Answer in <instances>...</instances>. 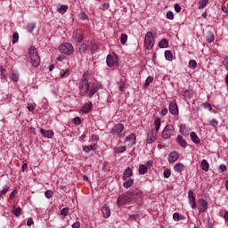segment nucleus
<instances>
[{"mask_svg": "<svg viewBox=\"0 0 228 228\" xmlns=\"http://www.w3.org/2000/svg\"><path fill=\"white\" fill-rule=\"evenodd\" d=\"M191 95H192L191 91L186 90V91L183 93V97H184L185 99H190V98L191 97Z\"/></svg>", "mask_w": 228, "mask_h": 228, "instance_id": "obj_48", "label": "nucleus"}, {"mask_svg": "<svg viewBox=\"0 0 228 228\" xmlns=\"http://www.w3.org/2000/svg\"><path fill=\"white\" fill-rule=\"evenodd\" d=\"M28 54L33 67H38L40 65V56H38V52L36 50V48L30 47L28 49Z\"/></svg>", "mask_w": 228, "mask_h": 228, "instance_id": "obj_3", "label": "nucleus"}, {"mask_svg": "<svg viewBox=\"0 0 228 228\" xmlns=\"http://www.w3.org/2000/svg\"><path fill=\"white\" fill-rule=\"evenodd\" d=\"M197 67V61L195 60H191L189 61V68L195 69Z\"/></svg>", "mask_w": 228, "mask_h": 228, "instance_id": "obj_43", "label": "nucleus"}, {"mask_svg": "<svg viewBox=\"0 0 228 228\" xmlns=\"http://www.w3.org/2000/svg\"><path fill=\"white\" fill-rule=\"evenodd\" d=\"M60 53L70 56L74 53V46L70 43H64L59 45Z\"/></svg>", "mask_w": 228, "mask_h": 228, "instance_id": "obj_4", "label": "nucleus"}, {"mask_svg": "<svg viewBox=\"0 0 228 228\" xmlns=\"http://www.w3.org/2000/svg\"><path fill=\"white\" fill-rule=\"evenodd\" d=\"M69 8V6L67 5H61L60 8H59V12H61V13H65L67 12V9Z\"/></svg>", "mask_w": 228, "mask_h": 228, "instance_id": "obj_54", "label": "nucleus"}, {"mask_svg": "<svg viewBox=\"0 0 228 228\" xmlns=\"http://www.w3.org/2000/svg\"><path fill=\"white\" fill-rule=\"evenodd\" d=\"M61 77L63 79L65 77H69L70 76V70L69 69H61L60 72Z\"/></svg>", "mask_w": 228, "mask_h": 228, "instance_id": "obj_29", "label": "nucleus"}, {"mask_svg": "<svg viewBox=\"0 0 228 228\" xmlns=\"http://www.w3.org/2000/svg\"><path fill=\"white\" fill-rule=\"evenodd\" d=\"M86 51H88V45L86 44H82L79 46V53H85Z\"/></svg>", "mask_w": 228, "mask_h": 228, "instance_id": "obj_41", "label": "nucleus"}, {"mask_svg": "<svg viewBox=\"0 0 228 228\" xmlns=\"http://www.w3.org/2000/svg\"><path fill=\"white\" fill-rule=\"evenodd\" d=\"M1 76H2V77H8V73H6V69H3L1 70Z\"/></svg>", "mask_w": 228, "mask_h": 228, "instance_id": "obj_60", "label": "nucleus"}, {"mask_svg": "<svg viewBox=\"0 0 228 228\" xmlns=\"http://www.w3.org/2000/svg\"><path fill=\"white\" fill-rule=\"evenodd\" d=\"M11 77H12V81L17 83V82H19L20 75L18 72L12 71V73L11 74Z\"/></svg>", "mask_w": 228, "mask_h": 228, "instance_id": "obj_33", "label": "nucleus"}, {"mask_svg": "<svg viewBox=\"0 0 228 228\" xmlns=\"http://www.w3.org/2000/svg\"><path fill=\"white\" fill-rule=\"evenodd\" d=\"M133 175V169L131 167H127L124 174H123V180L131 179V176Z\"/></svg>", "mask_w": 228, "mask_h": 228, "instance_id": "obj_16", "label": "nucleus"}, {"mask_svg": "<svg viewBox=\"0 0 228 228\" xmlns=\"http://www.w3.org/2000/svg\"><path fill=\"white\" fill-rule=\"evenodd\" d=\"M209 2V0H200L199 2V9L200 10H203V8L205 6H208V3Z\"/></svg>", "mask_w": 228, "mask_h": 228, "instance_id": "obj_32", "label": "nucleus"}, {"mask_svg": "<svg viewBox=\"0 0 228 228\" xmlns=\"http://www.w3.org/2000/svg\"><path fill=\"white\" fill-rule=\"evenodd\" d=\"M125 143L128 147H133V145H136V135L134 134H130L125 139Z\"/></svg>", "mask_w": 228, "mask_h": 228, "instance_id": "obj_10", "label": "nucleus"}, {"mask_svg": "<svg viewBox=\"0 0 228 228\" xmlns=\"http://www.w3.org/2000/svg\"><path fill=\"white\" fill-rule=\"evenodd\" d=\"M207 42H208V44L215 42V34H213V32L208 33V37H207Z\"/></svg>", "mask_w": 228, "mask_h": 228, "instance_id": "obj_38", "label": "nucleus"}, {"mask_svg": "<svg viewBox=\"0 0 228 228\" xmlns=\"http://www.w3.org/2000/svg\"><path fill=\"white\" fill-rule=\"evenodd\" d=\"M177 142L181 145V147H183V149H186V147H187L186 141L184 140V138L183 136L178 135Z\"/></svg>", "mask_w": 228, "mask_h": 228, "instance_id": "obj_21", "label": "nucleus"}, {"mask_svg": "<svg viewBox=\"0 0 228 228\" xmlns=\"http://www.w3.org/2000/svg\"><path fill=\"white\" fill-rule=\"evenodd\" d=\"M106 63L109 67H113V57L110 54L107 56Z\"/></svg>", "mask_w": 228, "mask_h": 228, "instance_id": "obj_35", "label": "nucleus"}, {"mask_svg": "<svg viewBox=\"0 0 228 228\" xmlns=\"http://www.w3.org/2000/svg\"><path fill=\"white\" fill-rule=\"evenodd\" d=\"M180 133L183 136H188V134H190V131H188V128H186V125L185 124H181L180 125Z\"/></svg>", "mask_w": 228, "mask_h": 228, "instance_id": "obj_18", "label": "nucleus"}, {"mask_svg": "<svg viewBox=\"0 0 228 228\" xmlns=\"http://www.w3.org/2000/svg\"><path fill=\"white\" fill-rule=\"evenodd\" d=\"M54 195V192H53V191L48 190L45 192V197H46L47 199H53V196Z\"/></svg>", "mask_w": 228, "mask_h": 228, "instance_id": "obj_42", "label": "nucleus"}, {"mask_svg": "<svg viewBox=\"0 0 228 228\" xmlns=\"http://www.w3.org/2000/svg\"><path fill=\"white\" fill-rule=\"evenodd\" d=\"M81 227V223L76 222L72 224V228H80Z\"/></svg>", "mask_w": 228, "mask_h": 228, "instance_id": "obj_63", "label": "nucleus"}, {"mask_svg": "<svg viewBox=\"0 0 228 228\" xmlns=\"http://www.w3.org/2000/svg\"><path fill=\"white\" fill-rule=\"evenodd\" d=\"M167 19H169V20H174V12L172 11H168L167 12Z\"/></svg>", "mask_w": 228, "mask_h": 228, "instance_id": "obj_50", "label": "nucleus"}, {"mask_svg": "<svg viewBox=\"0 0 228 228\" xmlns=\"http://www.w3.org/2000/svg\"><path fill=\"white\" fill-rule=\"evenodd\" d=\"M78 17L79 19H81V20H86L88 19V15H86V13H85L84 12H80Z\"/></svg>", "mask_w": 228, "mask_h": 228, "instance_id": "obj_49", "label": "nucleus"}, {"mask_svg": "<svg viewBox=\"0 0 228 228\" xmlns=\"http://www.w3.org/2000/svg\"><path fill=\"white\" fill-rule=\"evenodd\" d=\"M10 187L8 185L4 186L2 191H0V195H5L6 193H8Z\"/></svg>", "mask_w": 228, "mask_h": 228, "instance_id": "obj_45", "label": "nucleus"}, {"mask_svg": "<svg viewBox=\"0 0 228 228\" xmlns=\"http://www.w3.org/2000/svg\"><path fill=\"white\" fill-rule=\"evenodd\" d=\"M208 126H211V127H214L215 129H216L218 127V120H216L215 118L209 120Z\"/></svg>", "mask_w": 228, "mask_h": 228, "instance_id": "obj_31", "label": "nucleus"}, {"mask_svg": "<svg viewBox=\"0 0 228 228\" xmlns=\"http://www.w3.org/2000/svg\"><path fill=\"white\" fill-rule=\"evenodd\" d=\"M198 209L200 213H205L208 210V201L204 199L198 200Z\"/></svg>", "mask_w": 228, "mask_h": 228, "instance_id": "obj_9", "label": "nucleus"}, {"mask_svg": "<svg viewBox=\"0 0 228 228\" xmlns=\"http://www.w3.org/2000/svg\"><path fill=\"white\" fill-rule=\"evenodd\" d=\"M189 204L191 209H195V208H197V202L195 201V198H189Z\"/></svg>", "mask_w": 228, "mask_h": 228, "instance_id": "obj_37", "label": "nucleus"}, {"mask_svg": "<svg viewBox=\"0 0 228 228\" xmlns=\"http://www.w3.org/2000/svg\"><path fill=\"white\" fill-rule=\"evenodd\" d=\"M83 151H84V152L88 153V152H92L93 151H95V149L94 148L93 145H90V146L86 145L83 147Z\"/></svg>", "mask_w": 228, "mask_h": 228, "instance_id": "obj_39", "label": "nucleus"}, {"mask_svg": "<svg viewBox=\"0 0 228 228\" xmlns=\"http://www.w3.org/2000/svg\"><path fill=\"white\" fill-rule=\"evenodd\" d=\"M110 8V3H104L101 6V10H108Z\"/></svg>", "mask_w": 228, "mask_h": 228, "instance_id": "obj_57", "label": "nucleus"}, {"mask_svg": "<svg viewBox=\"0 0 228 228\" xmlns=\"http://www.w3.org/2000/svg\"><path fill=\"white\" fill-rule=\"evenodd\" d=\"M27 28L29 33H33V29H35V23L28 24Z\"/></svg>", "mask_w": 228, "mask_h": 228, "instance_id": "obj_51", "label": "nucleus"}, {"mask_svg": "<svg viewBox=\"0 0 228 228\" xmlns=\"http://www.w3.org/2000/svg\"><path fill=\"white\" fill-rule=\"evenodd\" d=\"M12 213L15 216H20L22 213V208H20V207H18L17 208H13Z\"/></svg>", "mask_w": 228, "mask_h": 228, "instance_id": "obj_36", "label": "nucleus"}, {"mask_svg": "<svg viewBox=\"0 0 228 228\" xmlns=\"http://www.w3.org/2000/svg\"><path fill=\"white\" fill-rule=\"evenodd\" d=\"M219 170H220V172H225V170H227V167L224 164L220 165Z\"/></svg>", "mask_w": 228, "mask_h": 228, "instance_id": "obj_62", "label": "nucleus"}, {"mask_svg": "<svg viewBox=\"0 0 228 228\" xmlns=\"http://www.w3.org/2000/svg\"><path fill=\"white\" fill-rule=\"evenodd\" d=\"M168 113V109L164 108L162 109L160 115H162V117H165V115H167Z\"/></svg>", "mask_w": 228, "mask_h": 228, "instance_id": "obj_61", "label": "nucleus"}, {"mask_svg": "<svg viewBox=\"0 0 228 228\" xmlns=\"http://www.w3.org/2000/svg\"><path fill=\"white\" fill-rule=\"evenodd\" d=\"M165 58L167 61H172V60H174V54L172 53V51L167 50L165 52Z\"/></svg>", "mask_w": 228, "mask_h": 228, "instance_id": "obj_23", "label": "nucleus"}, {"mask_svg": "<svg viewBox=\"0 0 228 228\" xmlns=\"http://www.w3.org/2000/svg\"><path fill=\"white\" fill-rule=\"evenodd\" d=\"M191 136V142H193V143H200V138H199V135H197V134H195V132H191L190 134Z\"/></svg>", "mask_w": 228, "mask_h": 228, "instance_id": "obj_20", "label": "nucleus"}, {"mask_svg": "<svg viewBox=\"0 0 228 228\" xmlns=\"http://www.w3.org/2000/svg\"><path fill=\"white\" fill-rule=\"evenodd\" d=\"M158 140V134L154 132V129H151L148 132L146 136V142L147 143H154Z\"/></svg>", "mask_w": 228, "mask_h": 228, "instance_id": "obj_8", "label": "nucleus"}, {"mask_svg": "<svg viewBox=\"0 0 228 228\" xmlns=\"http://www.w3.org/2000/svg\"><path fill=\"white\" fill-rule=\"evenodd\" d=\"M82 113H89L92 111V102H89L86 103L82 108H81Z\"/></svg>", "mask_w": 228, "mask_h": 228, "instance_id": "obj_14", "label": "nucleus"}, {"mask_svg": "<svg viewBox=\"0 0 228 228\" xmlns=\"http://www.w3.org/2000/svg\"><path fill=\"white\" fill-rule=\"evenodd\" d=\"M61 214L63 216H67L69 215V208H64L61 209Z\"/></svg>", "mask_w": 228, "mask_h": 228, "instance_id": "obj_53", "label": "nucleus"}, {"mask_svg": "<svg viewBox=\"0 0 228 228\" xmlns=\"http://www.w3.org/2000/svg\"><path fill=\"white\" fill-rule=\"evenodd\" d=\"M223 65L225 67L226 70H228V57H225Z\"/></svg>", "mask_w": 228, "mask_h": 228, "instance_id": "obj_59", "label": "nucleus"}, {"mask_svg": "<svg viewBox=\"0 0 228 228\" xmlns=\"http://www.w3.org/2000/svg\"><path fill=\"white\" fill-rule=\"evenodd\" d=\"M173 220H175V222H180V220H186V217L177 212L173 214Z\"/></svg>", "mask_w": 228, "mask_h": 228, "instance_id": "obj_19", "label": "nucleus"}, {"mask_svg": "<svg viewBox=\"0 0 228 228\" xmlns=\"http://www.w3.org/2000/svg\"><path fill=\"white\" fill-rule=\"evenodd\" d=\"M114 152L115 154H123V152H126V146L115 147Z\"/></svg>", "mask_w": 228, "mask_h": 228, "instance_id": "obj_28", "label": "nucleus"}, {"mask_svg": "<svg viewBox=\"0 0 228 228\" xmlns=\"http://www.w3.org/2000/svg\"><path fill=\"white\" fill-rule=\"evenodd\" d=\"M144 45L148 51L152 50V47H154V34H152V32L149 31L146 33L144 37Z\"/></svg>", "mask_w": 228, "mask_h": 228, "instance_id": "obj_5", "label": "nucleus"}, {"mask_svg": "<svg viewBox=\"0 0 228 228\" xmlns=\"http://www.w3.org/2000/svg\"><path fill=\"white\" fill-rule=\"evenodd\" d=\"M180 155L177 151H171L168 155V162L169 163H175L177 159H179Z\"/></svg>", "mask_w": 228, "mask_h": 228, "instance_id": "obj_11", "label": "nucleus"}, {"mask_svg": "<svg viewBox=\"0 0 228 228\" xmlns=\"http://www.w3.org/2000/svg\"><path fill=\"white\" fill-rule=\"evenodd\" d=\"M137 197L138 193L136 192H126L118 198L117 205L120 207L124 205L134 204Z\"/></svg>", "mask_w": 228, "mask_h": 228, "instance_id": "obj_2", "label": "nucleus"}, {"mask_svg": "<svg viewBox=\"0 0 228 228\" xmlns=\"http://www.w3.org/2000/svg\"><path fill=\"white\" fill-rule=\"evenodd\" d=\"M111 133L114 136L124 138V136H126V133H124V125L121 123L115 125L111 130Z\"/></svg>", "mask_w": 228, "mask_h": 228, "instance_id": "obj_6", "label": "nucleus"}, {"mask_svg": "<svg viewBox=\"0 0 228 228\" xmlns=\"http://www.w3.org/2000/svg\"><path fill=\"white\" fill-rule=\"evenodd\" d=\"M155 131L158 133L159 131V127H161V119L157 118L154 120Z\"/></svg>", "mask_w": 228, "mask_h": 228, "instance_id": "obj_30", "label": "nucleus"}, {"mask_svg": "<svg viewBox=\"0 0 228 228\" xmlns=\"http://www.w3.org/2000/svg\"><path fill=\"white\" fill-rule=\"evenodd\" d=\"M172 133H174V126L167 125L162 132V138H164V140L170 139Z\"/></svg>", "mask_w": 228, "mask_h": 228, "instance_id": "obj_7", "label": "nucleus"}, {"mask_svg": "<svg viewBox=\"0 0 228 228\" xmlns=\"http://www.w3.org/2000/svg\"><path fill=\"white\" fill-rule=\"evenodd\" d=\"M147 166H145L144 164L139 165V174L141 175H145V174H147Z\"/></svg>", "mask_w": 228, "mask_h": 228, "instance_id": "obj_22", "label": "nucleus"}, {"mask_svg": "<svg viewBox=\"0 0 228 228\" xmlns=\"http://www.w3.org/2000/svg\"><path fill=\"white\" fill-rule=\"evenodd\" d=\"M40 133L45 138H53L54 136V132L53 130H45L44 128H40Z\"/></svg>", "mask_w": 228, "mask_h": 228, "instance_id": "obj_13", "label": "nucleus"}, {"mask_svg": "<svg viewBox=\"0 0 228 228\" xmlns=\"http://www.w3.org/2000/svg\"><path fill=\"white\" fill-rule=\"evenodd\" d=\"M17 193H18L17 190H13V191L11 192V194L9 195V199H10L11 200H13V199H15V195H17Z\"/></svg>", "mask_w": 228, "mask_h": 228, "instance_id": "obj_52", "label": "nucleus"}, {"mask_svg": "<svg viewBox=\"0 0 228 228\" xmlns=\"http://www.w3.org/2000/svg\"><path fill=\"white\" fill-rule=\"evenodd\" d=\"M201 168L202 170H204V172H208V170H209V163L208 162V160L203 159L201 161Z\"/></svg>", "mask_w": 228, "mask_h": 228, "instance_id": "obj_26", "label": "nucleus"}, {"mask_svg": "<svg viewBox=\"0 0 228 228\" xmlns=\"http://www.w3.org/2000/svg\"><path fill=\"white\" fill-rule=\"evenodd\" d=\"M169 113H171V115H179V108L177 107V103L174 102H170Z\"/></svg>", "mask_w": 228, "mask_h": 228, "instance_id": "obj_12", "label": "nucleus"}, {"mask_svg": "<svg viewBox=\"0 0 228 228\" xmlns=\"http://www.w3.org/2000/svg\"><path fill=\"white\" fill-rule=\"evenodd\" d=\"M19 42V33L14 32L12 35V44H17Z\"/></svg>", "mask_w": 228, "mask_h": 228, "instance_id": "obj_46", "label": "nucleus"}, {"mask_svg": "<svg viewBox=\"0 0 228 228\" xmlns=\"http://www.w3.org/2000/svg\"><path fill=\"white\" fill-rule=\"evenodd\" d=\"M175 172H183L184 170V165L183 163H177L174 167Z\"/></svg>", "mask_w": 228, "mask_h": 228, "instance_id": "obj_25", "label": "nucleus"}, {"mask_svg": "<svg viewBox=\"0 0 228 228\" xmlns=\"http://www.w3.org/2000/svg\"><path fill=\"white\" fill-rule=\"evenodd\" d=\"M102 211L104 218H110V216H111V210L109 208V207L104 206L102 208Z\"/></svg>", "mask_w": 228, "mask_h": 228, "instance_id": "obj_17", "label": "nucleus"}, {"mask_svg": "<svg viewBox=\"0 0 228 228\" xmlns=\"http://www.w3.org/2000/svg\"><path fill=\"white\" fill-rule=\"evenodd\" d=\"M120 42L123 45L127 42V35L126 34H122L120 37Z\"/></svg>", "mask_w": 228, "mask_h": 228, "instance_id": "obj_44", "label": "nucleus"}, {"mask_svg": "<svg viewBox=\"0 0 228 228\" xmlns=\"http://www.w3.org/2000/svg\"><path fill=\"white\" fill-rule=\"evenodd\" d=\"M73 123L75 124V126H81V118L80 117L74 118Z\"/></svg>", "mask_w": 228, "mask_h": 228, "instance_id": "obj_47", "label": "nucleus"}, {"mask_svg": "<svg viewBox=\"0 0 228 228\" xmlns=\"http://www.w3.org/2000/svg\"><path fill=\"white\" fill-rule=\"evenodd\" d=\"M79 92L83 97L92 99L96 92H99V84L88 81V72H85L79 82Z\"/></svg>", "mask_w": 228, "mask_h": 228, "instance_id": "obj_1", "label": "nucleus"}, {"mask_svg": "<svg viewBox=\"0 0 228 228\" xmlns=\"http://www.w3.org/2000/svg\"><path fill=\"white\" fill-rule=\"evenodd\" d=\"M152 81H154V78H153L152 77H148L146 78L145 83H144L145 88L149 87L150 85H151V83H152Z\"/></svg>", "mask_w": 228, "mask_h": 228, "instance_id": "obj_40", "label": "nucleus"}, {"mask_svg": "<svg viewBox=\"0 0 228 228\" xmlns=\"http://www.w3.org/2000/svg\"><path fill=\"white\" fill-rule=\"evenodd\" d=\"M182 8L181 5H179V4H175V12H176V13H179L181 12Z\"/></svg>", "mask_w": 228, "mask_h": 228, "instance_id": "obj_58", "label": "nucleus"}, {"mask_svg": "<svg viewBox=\"0 0 228 228\" xmlns=\"http://www.w3.org/2000/svg\"><path fill=\"white\" fill-rule=\"evenodd\" d=\"M85 37L83 36V33L81 32H77L74 35V39L76 40V42H83Z\"/></svg>", "mask_w": 228, "mask_h": 228, "instance_id": "obj_24", "label": "nucleus"}, {"mask_svg": "<svg viewBox=\"0 0 228 228\" xmlns=\"http://www.w3.org/2000/svg\"><path fill=\"white\" fill-rule=\"evenodd\" d=\"M97 49V44L95 43H91V50L92 51H96Z\"/></svg>", "mask_w": 228, "mask_h": 228, "instance_id": "obj_64", "label": "nucleus"}, {"mask_svg": "<svg viewBox=\"0 0 228 228\" xmlns=\"http://www.w3.org/2000/svg\"><path fill=\"white\" fill-rule=\"evenodd\" d=\"M138 216H138V215H131V216H129L128 220H130V221L138 220Z\"/></svg>", "mask_w": 228, "mask_h": 228, "instance_id": "obj_55", "label": "nucleus"}, {"mask_svg": "<svg viewBox=\"0 0 228 228\" xmlns=\"http://www.w3.org/2000/svg\"><path fill=\"white\" fill-rule=\"evenodd\" d=\"M159 46L160 47V49H167V47H168V40L167 39L160 40L159 43Z\"/></svg>", "mask_w": 228, "mask_h": 228, "instance_id": "obj_27", "label": "nucleus"}, {"mask_svg": "<svg viewBox=\"0 0 228 228\" xmlns=\"http://www.w3.org/2000/svg\"><path fill=\"white\" fill-rule=\"evenodd\" d=\"M203 106L206 110H208V111H211L213 110L211 103H204Z\"/></svg>", "mask_w": 228, "mask_h": 228, "instance_id": "obj_56", "label": "nucleus"}, {"mask_svg": "<svg viewBox=\"0 0 228 228\" xmlns=\"http://www.w3.org/2000/svg\"><path fill=\"white\" fill-rule=\"evenodd\" d=\"M170 175H172V171L170 170V168H166L163 172V176L165 177V179H169Z\"/></svg>", "mask_w": 228, "mask_h": 228, "instance_id": "obj_34", "label": "nucleus"}, {"mask_svg": "<svg viewBox=\"0 0 228 228\" xmlns=\"http://www.w3.org/2000/svg\"><path fill=\"white\" fill-rule=\"evenodd\" d=\"M126 180H123V186L124 188H126V190L128 188H131V186H133V184H134V180L133 178H126Z\"/></svg>", "mask_w": 228, "mask_h": 228, "instance_id": "obj_15", "label": "nucleus"}]
</instances>
